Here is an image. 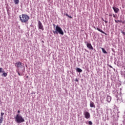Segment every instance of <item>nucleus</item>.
<instances>
[{
  "label": "nucleus",
  "instance_id": "obj_1",
  "mask_svg": "<svg viewBox=\"0 0 125 125\" xmlns=\"http://www.w3.org/2000/svg\"><path fill=\"white\" fill-rule=\"evenodd\" d=\"M16 67H17V69L16 70V72H17L19 76H23V74H24V72H25V69H20L19 68H21V66H22V62H17L15 64Z\"/></svg>",
  "mask_w": 125,
  "mask_h": 125
},
{
  "label": "nucleus",
  "instance_id": "obj_2",
  "mask_svg": "<svg viewBox=\"0 0 125 125\" xmlns=\"http://www.w3.org/2000/svg\"><path fill=\"white\" fill-rule=\"evenodd\" d=\"M20 19L22 23H27L29 21L30 18L28 15L22 14L21 16H20Z\"/></svg>",
  "mask_w": 125,
  "mask_h": 125
},
{
  "label": "nucleus",
  "instance_id": "obj_3",
  "mask_svg": "<svg viewBox=\"0 0 125 125\" xmlns=\"http://www.w3.org/2000/svg\"><path fill=\"white\" fill-rule=\"evenodd\" d=\"M15 121L18 124H21V123H24L25 122V120L23 119L21 115L19 114H17L15 117Z\"/></svg>",
  "mask_w": 125,
  "mask_h": 125
},
{
  "label": "nucleus",
  "instance_id": "obj_4",
  "mask_svg": "<svg viewBox=\"0 0 125 125\" xmlns=\"http://www.w3.org/2000/svg\"><path fill=\"white\" fill-rule=\"evenodd\" d=\"M53 33L54 34H60V35H64V32H63V31L62 30V29L60 27H59L58 25H57L56 26V31H53Z\"/></svg>",
  "mask_w": 125,
  "mask_h": 125
},
{
  "label": "nucleus",
  "instance_id": "obj_5",
  "mask_svg": "<svg viewBox=\"0 0 125 125\" xmlns=\"http://www.w3.org/2000/svg\"><path fill=\"white\" fill-rule=\"evenodd\" d=\"M83 115L85 116V119H89V118H90V114L87 111L84 112Z\"/></svg>",
  "mask_w": 125,
  "mask_h": 125
},
{
  "label": "nucleus",
  "instance_id": "obj_6",
  "mask_svg": "<svg viewBox=\"0 0 125 125\" xmlns=\"http://www.w3.org/2000/svg\"><path fill=\"white\" fill-rule=\"evenodd\" d=\"M38 27L39 29H40V30H42V31H43V26L42 25V22H41V21H38Z\"/></svg>",
  "mask_w": 125,
  "mask_h": 125
},
{
  "label": "nucleus",
  "instance_id": "obj_7",
  "mask_svg": "<svg viewBox=\"0 0 125 125\" xmlns=\"http://www.w3.org/2000/svg\"><path fill=\"white\" fill-rule=\"evenodd\" d=\"M87 47L89 48V49H90L91 50H93V47L92 46V45H91L90 43H87L86 44Z\"/></svg>",
  "mask_w": 125,
  "mask_h": 125
},
{
  "label": "nucleus",
  "instance_id": "obj_8",
  "mask_svg": "<svg viewBox=\"0 0 125 125\" xmlns=\"http://www.w3.org/2000/svg\"><path fill=\"white\" fill-rule=\"evenodd\" d=\"M112 8L115 13H118L120 11V9L116 7H113Z\"/></svg>",
  "mask_w": 125,
  "mask_h": 125
},
{
  "label": "nucleus",
  "instance_id": "obj_9",
  "mask_svg": "<svg viewBox=\"0 0 125 125\" xmlns=\"http://www.w3.org/2000/svg\"><path fill=\"white\" fill-rule=\"evenodd\" d=\"M90 107H91V108H95V104H94V103L90 102Z\"/></svg>",
  "mask_w": 125,
  "mask_h": 125
},
{
  "label": "nucleus",
  "instance_id": "obj_10",
  "mask_svg": "<svg viewBox=\"0 0 125 125\" xmlns=\"http://www.w3.org/2000/svg\"><path fill=\"white\" fill-rule=\"evenodd\" d=\"M97 30L99 31V32H100L101 33H102V34H104V35H107L106 33L104 32L102 30L100 29L98 27L97 28Z\"/></svg>",
  "mask_w": 125,
  "mask_h": 125
},
{
  "label": "nucleus",
  "instance_id": "obj_11",
  "mask_svg": "<svg viewBox=\"0 0 125 125\" xmlns=\"http://www.w3.org/2000/svg\"><path fill=\"white\" fill-rule=\"evenodd\" d=\"M106 99H107V102H111V100L112 99V98L111 97V96H108L107 97Z\"/></svg>",
  "mask_w": 125,
  "mask_h": 125
},
{
  "label": "nucleus",
  "instance_id": "obj_12",
  "mask_svg": "<svg viewBox=\"0 0 125 125\" xmlns=\"http://www.w3.org/2000/svg\"><path fill=\"white\" fill-rule=\"evenodd\" d=\"M76 70L78 72V73H82V72H83V70L81 69V68H77Z\"/></svg>",
  "mask_w": 125,
  "mask_h": 125
},
{
  "label": "nucleus",
  "instance_id": "obj_13",
  "mask_svg": "<svg viewBox=\"0 0 125 125\" xmlns=\"http://www.w3.org/2000/svg\"><path fill=\"white\" fill-rule=\"evenodd\" d=\"M2 77H7V73L5 72H3V74L1 75Z\"/></svg>",
  "mask_w": 125,
  "mask_h": 125
},
{
  "label": "nucleus",
  "instance_id": "obj_14",
  "mask_svg": "<svg viewBox=\"0 0 125 125\" xmlns=\"http://www.w3.org/2000/svg\"><path fill=\"white\" fill-rule=\"evenodd\" d=\"M102 51L103 53L107 54V52L106 51V50L103 48H102Z\"/></svg>",
  "mask_w": 125,
  "mask_h": 125
},
{
  "label": "nucleus",
  "instance_id": "obj_15",
  "mask_svg": "<svg viewBox=\"0 0 125 125\" xmlns=\"http://www.w3.org/2000/svg\"><path fill=\"white\" fill-rule=\"evenodd\" d=\"M15 4H18L19 3V0H14Z\"/></svg>",
  "mask_w": 125,
  "mask_h": 125
},
{
  "label": "nucleus",
  "instance_id": "obj_16",
  "mask_svg": "<svg viewBox=\"0 0 125 125\" xmlns=\"http://www.w3.org/2000/svg\"><path fill=\"white\" fill-rule=\"evenodd\" d=\"M3 115H4V113L1 112L0 114V118L3 119Z\"/></svg>",
  "mask_w": 125,
  "mask_h": 125
},
{
  "label": "nucleus",
  "instance_id": "obj_17",
  "mask_svg": "<svg viewBox=\"0 0 125 125\" xmlns=\"http://www.w3.org/2000/svg\"><path fill=\"white\" fill-rule=\"evenodd\" d=\"M64 15H66V16H67V17H69V18H70V19H72L73 18V17L69 16L68 14H64Z\"/></svg>",
  "mask_w": 125,
  "mask_h": 125
},
{
  "label": "nucleus",
  "instance_id": "obj_18",
  "mask_svg": "<svg viewBox=\"0 0 125 125\" xmlns=\"http://www.w3.org/2000/svg\"><path fill=\"white\" fill-rule=\"evenodd\" d=\"M2 122H3V118H1L0 117V124H2Z\"/></svg>",
  "mask_w": 125,
  "mask_h": 125
},
{
  "label": "nucleus",
  "instance_id": "obj_19",
  "mask_svg": "<svg viewBox=\"0 0 125 125\" xmlns=\"http://www.w3.org/2000/svg\"><path fill=\"white\" fill-rule=\"evenodd\" d=\"M3 68L0 67V73H3Z\"/></svg>",
  "mask_w": 125,
  "mask_h": 125
},
{
  "label": "nucleus",
  "instance_id": "obj_20",
  "mask_svg": "<svg viewBox=\"0 0 125 125\" xmlns=\"http://www.w3.org/2000/svg\"><path fill=\"white\" fill-rule=\"evenodd\" d=\"M88 124L89 125H92V122L91 121H89L88 122Z\"/></svg>",
  "mask_w": 125,
  "mask_h": 125
},
{
  "label": "nucleus",
  "instance_id": "obj_21",
  "mask_svg": "<svg viewBox=\"0 0 125 125\" xmlns=\"http://www.w3.org/2000/svg\"><path fill=\"white\" fill-rule=\"evenodd\" d=\"M122 23V21L118 20L117 21V23Z\"/></svg>",
  "mask_w": 125,
  "mask_h": 125
},
{
  "label": "nucleus",
  "instance_id": "obj_22",
  "mask_svg": "<svg viewBox=\"0 0 125 125\" xmlns=\"http://www.w3.org/2000/svg\"><path fill=\"white\" fill-rule=\"evenodd\" d=\"M109 68H113V66H111V65H108Z\"/></svg>",
  "mask_w": 125,
  "mask_h": 125
},
{
  "label": "nucleus",
  "instance_id": "obj_23",
  "mask_svg": "<svg viewBox=\"0 0 125 125\" xmlns=\"http://www.w3.org/2000/svg\"><path fill=\"white\" fill-rule=\"evenodd\" d=\"M122 33V34H123V35H125V32L123 31Z\"/></svg>",
  "mask_w": 125,
  "mask_h": 125
},
{
  "label": "nucleus",
  "instance_id": "obj_24",
  "mask_svg": "<svg viewBox=\"0 0 125 125\" xmlns=\"http://www.w3.org/2000/svg\"><path fill=\"white\" fill-rule=\"evenodd\" d=\"M115 23H118V21L115 20Z\"/></svg>",
  "mask_w": 125,
  "mask_h": 125
},
{
  "label": "nucleus",
  "instance_id": "obj_25",
  "mask_svg": "<svg viewBox=\"0 0 125 125\" xmlns=\"http://www.w3.org/2000/svg\"><path fill=\"white\" fill-rule=\"evenodd\" d=\"M18 114H20V110H18Z\"/></svg>",
  "mask_w": 125,
  "mask_h": 125
},
{
  "label": "nucleus",
  "instance_id": "obj_26",
  "mask_svg": "<svg viewBox=\"0 0 125 125\" xmlns=\"http://www.w3.org/2000/svg\"><path fill=\"white\" fill-rule=\"evenodd\" d=\"M113 17H114V18H116V16L115 15V14H113Z\"/></svg>",
  "mask_w": 125,
  "mask_h": 125
},
{
  "label": "nucleus",
  "instance_id": "obj_27",
  "mask_svg": "<svg viewBox=\"0 0 125 125\" xmlns=\"http://www.w3.org/2000/svg\"><path fill=\"white\" fill-rule=\"evenodd\" d=\"M109 16L112 17V16H113V15H112V14H109Z\"/></svg>",
  "mask_w": 125,
  "mask_h": 125
},
{
  "label": "nucleus",
  "instance_id": "obj_28",
  "mask_svg": "<svg viewBox=\"0 0 125 125\" xmlns=\"http://www.w3.org/2000/svg\"><path fill=\"white\" fill-rule=\"evenodd\" d=\"M105 23H108V21H104Z\"/></svg>",
  "mask_w": 125,
  "mask_h": 125
},
{
  "label": "nucleus",
  "instance_id": "obj_29",
  "mask_svg": "<svg viewBox=\"0 0 125 125\" xmlns=\"http://www.w3.org/2000/svg\"><path fill=\"white\" fill-rule=\"evenodd\" d=\"M53 26H54V27H55V24H53Z\"/></svg>",
  "mask_w": 125,
  "mask_h": 125
},
{
  "label": "nucleus",
  "instance_id": "obj_30",
  "mask_svg": "<svg viewBox=\"0 0 125 125\" xmlns=\"http://www.w3.org/2000/svg\"><path fill=\"white\" fill-rule=\"evenodd\" d=\"M103 21H105V20H103Z\"/></svg>",
  "mask_w": 125,
  "mask_h": 125
},
{
  "label": "nucleus",
  "instance_id": "obj_31",
  "mask_svg": "<svg viewBox=\"0 0 125 125\" xmlns=\"http://www.w3.org/2000/svg\"><path fill=\"white\" fill-rule=\"evenodd\" d=\"M76 81L78 82V80L77 79H76Z\"/></svg>",
  "mask_w": 125,
  "mask_h": 125
},
{
  "label": "nucleus",
  "instance_id": "obj_32",
  "mask_svg": "<svg viewBox=\"0 0 125 125\" xmlns=\"http://www.w3.org/2000/svg\"><path fill=\"white\" fill-rule=\"evenodd\" d=\"M86 42H85V43H86Z\"/></svg>",
  "mask_w": 125,
  "mask_h": 125
},
{
  "label": "nucleus",
  "instance_id": "obj_33",
  "mask_svg": "<svg viewBox=\"0 0 125 125\" xmlns=\"http://www.w3.org/2000/svg\"><path fill=\"white\" fill-rule=\"evenodd\" d=\"M95 29H96V28L94 27Z\"/></svg>",
  "mask_w": 125,
  "mask_h": 125
}]
</instances>
